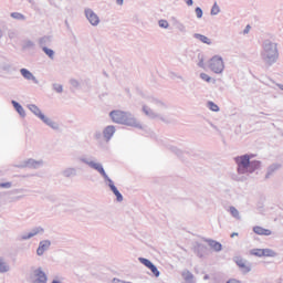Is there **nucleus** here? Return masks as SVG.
I'll return each instance as SVG.
<instances>
[{"mask_svg":"<svg viewBox=\"0 0 283 283\" xmlns=\"http://www.w3.org/2000/svg\"><path fill=\"white\" fill-rule=\"evenodd\" d=\"M43 233H45V229H43L42 227H35L29 231L31 238H35V235H43Z\"/></svg>","mask_w":283,"mask_h":283,"instance_id":"20","label":"nucleus"},{"mask_svg":"<svg viewBox=\"0 0 283 283\" xmlns=\"http://www.w3.org/2000/svg\"><path fill=\"white\" fill-rule=\"evenodd\" d=\"M103 134H104V138L106 140H111L112 139V136H114V134H116V128L114 126H107L104 130H103Z\"/></svg>","mask_w":283,"mask_h":283,"instance_id":"17","label":"nucleus"},{"mask_svg":"<svg viewBox=\"0 0 283 283\" xmlns=\"http://www.w3.org/2000/svg\"><path fill=\"white\" fill-rule=\"evenodd\" d=\"M277 87H280L283 91V85L282 84H277Z\"/></svg>","mask_w":283,"mask_h":283,"instance_id":"58","label":"nucleus"},{"mask_svg":"<svg viewBox=\"0 0 283 283\" xmlns=\"http://www.w3.org/2000/svg\"><path fill=\"white\" fill-rule=\"evenodd\" d=\"M114 196H116L117 202H123V195L120 193V191H118V192L115 193Z\"/></svg>","mask_w":283,"mask_h":283,"instance_id":"45","label":"nucleus"},{"mask_svg":"<svg viewBox=\"0 0 283 283\" xmlns=\"http://www.w3.org/2000/svg\"><path fill=\"white\" fill-rule=\"evenodd\" d=\"M200 78L206 83H211V82L216 83V80H212V77L209 76V74L207 73H200Z\"/></svg>","mask_w":283,"mask_h":283,"instance_id":"30","label":"nucleus"},{"mask_svg":"<svg viewBox=\"0 0 283 283\" xmlns=\"http://www.w3.org/2000/svg\"><path fill=\"white\" fill-rule=\"evenodd\" d=\"M219 12H220V6H218V2H214L211 8L210 14L211 17H218Z\"/></svg>","mask_w":283,"mask_h":283,"instance_id":"28","label":"nucleus"},{"mask_svg":"<svg viewBox=\"0 0 283 283\" xmlns=\"http://www.w3.org/2000/svg\"><path fill=\"white\" fill-rule=\"evenodd\" d=\"M249 30H251V27L250 25H247V28L244 29V34H249Z\"/></svg>","mask_w":283,"mask_h":283,"instance_id":"52","label":"nucleus"},{"mask_svg":"<svg viewBox=\"0 0 283 283\" xmlns=\"http://www.w3.org/2000/svg\"><path fill=\"white\" fill-rule=\"evenodd\" d=\"M8 271H10V264L3 256H0V273H8Z\"/></svg>","mask_w":283,"mask_h":283,"instance_id":"21","label":"nucleus"},{"mask_svg":"<svg viewBox=\"0 0 283 283\" xmlns=\"http://www.w3.org/2000/svg\"><path fill=\"white\" fill-rule=\"evenodd\" d=\"M42 51L44 54H46V56H49V59H51V61H54V50L49 49L48 46H43Z\"/></svg>","mask_w":283,"mask_h":283,"instance_id":"26","label":"nucleus"},{"mask_svg":"<svg viewBox=\"0 0 283 283\" xmlns=\"http://www.w3.org/2000/svg\"><path fill=\"white\" fill-rule=\"evenodd\" d=\"M234 163L237 164V176L234 179L238 182H244V180H249L251 174L260 169V161L251 160L250 155L238 156L234 158Z\"/></svg>","mask_w":283,"mask_h":283,"instance_id":"2","label":"nucleus"},{"mask_svg":"<svg viewBox=\"0 0 283 283\" xmlns=\"http://www.w3.org/2000/svg\"><path fill=\"white\" fill-rule=\"evenodd\" d=\"M80 163H83L84 165H87L91 169H94V171H97L99 176H105V168H103V164L88 158V157H80Z\"/></svg>","mask_w":283,"mask_h":283,"instance_id":"9","label":"nucleus"},{"mask_svg":"<svg viewBox=\"0 0 283 283\" xmlns=\"http://www.w3.org/2000/svg\"><path fill=\"white\" fill-rule=\"evenodd\" d=\"M235 235H238V232H233L230 238H235Z\"/></svg>","mask_w":283,"mask_h":283,"instance_id":"55","label":"nucleus"},{"mask_svg":"<svg viewBox=\"0 0 283 283\" xmlns=\"http://www.w3.org/2000/svg\"><path fill=\"white\" fill-rule=\"evenodd\" d=\"M158 25L159 28H163L164 30H168L169 29V21L161 19L158 21Z\"/></svg>","mask_w":283,"mask_h":283,"instance_id":"37","label":"nucleus"},{"mask_svg":"<svg viewBox=\"0 0 283 283\" xmlns=\"http://www.w3.org/2000/svg\"><path fill=\"white\" fill-rule=\"evenodd\" d=\"M192 36L193 39L200 41V43H205L206 45H211L213 43L210 38L200 33H195Z\"/></svg>","mask_w":283,"mask_h":283,"instance_id":"16","label":"nucleus"},{"mask_svg":"<svg viewBox=\"0 0 283 283\" xmlns=\"http://www.w3.org/2000/svg\"><path fill=\"white\" fill-rule=\"evenodd\" d=\"M50 247H52V241L50 240L40 241L39 247L36 249V255L41 258L42 255H44L45 251H50Z\"/></svg>","mask_w":283,"mask_h":283,"instance_id":"11","label":"nucleus"},{"mask_svg":"<svg viewBox=\"0 0 283 283\" xmlns=\"http://www.w3.org/2000/svg\"><path fill=\"white\" fill-rule=\"evenodd\" d=\"M203 280H209V274H206V275L203 276Z\"/></svg>","mask_w":283,"mask_h":283,"instance_id":"57","label":"nucleus"},{"mask_svg":"<svg viewBox=\"0 0 283 283\" xmlns=\"http://www.w3.org/2000/svg\"><path fill=\"white\" fill-rule=\"evenodd\" d=\"M170 151H172L177 156H182V151L176 146L170 147Z\"/></svg>","mask_w":283,"mask_h":283,"instance_id":"42","label":"nucleus"},{"mask_svg":"<svg viewBox=\"0 0 283 283\" xmlns=\"http://www.w3.org/2000/svg\"><path fill=\"white\" fill-rule=\"evenodd\" d=\"M52 283H63V282L59 279H55V280L52 281Z\"/></svg>","mask_w":283,"mask_h":283,"instance_id":"53","label":"nucleus"},{"mask_svg":"<svg viewBox=\"0 0 283 283\" xmlns=\"http://www.w3.org/2000/svg\"><path fill=\"white\" fill-rule=\"evenodd\" d=\"M62 176H64V178H73V176H76V168L64 169Z\"/></svg>","mask_w":283,"mask_h":283,"instance_id":"24","label":"nucleus"},{"mask_svg":"<svg viewBox=\"0 0 283 283\" xmlns=\"http://www.w3.org/2000/svg\"><path fill=\"white\" fill-rule=\"evenodd\" d=\"M280 167V164H272L271 166H269L265 178H271V176H273V174H275V171H277Z\"/></svg>","mask_w":283,"mask_h":283,"instance_id":"22","label":"nucleus"},{"mask_svg":"<svg viewBox=\"0 0 283 283\" xmlns=\"http://www.w3.org/2000/svg\"><path fill=\"white\" fill-rule=\"evenodd\" d=\"M261 59L265 63V65H275V63H277V59H280L277 43L271 40L263 41Z\"/></svg>","mask_w":283,"mask_h":283,"instance_id":"3","label":"nucleus"},{"mask_svg":"<svg viewBox=\"0 0 283 283\" xmlns=\"http://www.w3.org/2000/svg\"><path fill=\"white\" fill-rule=\"evenodd\" d=\"M172 25L176 28V30L178 32H180L181 34H187V25H185V23H182L180 20L172 18Z\"/></svg>","mask_w":283,"mask_h":283,"instance_id":"15","label":"nucleus"},{"mask_svg":"<svg viewBox=\"0 0 283 283\" xmlns=\"http://www.w3.org/2000/svg\"><path fill=\"white\" fill-rule=\"evenodd\" d=\"M45 161L43 159L27 158L14 165L17 169H41L44 167Z\"/></svg>","mask_w":283,"mask_h":283,"instance_id":"6","label":"nucleus"},{"mask_svg":"<svg viewBox=\"0 0 283 283\" xmlns=\"http://www.w3.org/2000/svg\"><path fill=\"white\" fill-rule=\"evenodd\" d=\"M207 107L210 108L211 112H220V107L213 102H208Z\"/></svg>","mask_w":283,"mask_h":283,"instance_id":"34","label":"nucleus"},{"mask_svg":"<svg viewBox=\"0 0 283 283\" xmlns=\"http://www.w3.org/2000/svg\"><path fill=\"white\" fill-rule=\"evenodd\" d=\"M170 151H172L177 156H182V151L176 146L170 147Z\"/></svg>","mask_w":283,"mask_h":283,"instance_id":"43","label":"nucleus"},{"mask_svg":"<svg viewBox=\"0 0 283 283\" xmlns=\"http://www.w3.org/2000/svg\"><path fill=\"white\" fill-rule=\"evenodd\" d=\"M169 111V104L158 97L148 96L146 103L142 105V112L150 118V120H161L167 123V112Z\"/></svg>","mask_w":283,"mask_h":283,"instance_id":"1","label":"nucleus"},{"mask_svg":"<svg viewBox=\"0 0 283 283\" xmlns=\"http://www.w3.org/2000/svg\"><path fill=\"white\" fill-rule=\"evenodd\" d=\"M24 48H34V42H32V41H27L25 43H24Z\"/></svg>","mask_w":283,"mask_h":283,"instance_id":"46","label":"nucleus"},{"mask_svg":"<svg viewBox=\"0 0 283 283\" xmlns=\"http://www.w3.org/2000/svg\"><path fill=\"white\" fill-rule=\"evenodd\" d=\"M0 39H3V31L0 29Z\"/></svg>","mask_w":283,"mask_h":283,"instance_id":"56","label":"nucleus"},{"mask_svg":"<svg viewBox=\"0 0 283 283\" xmlns=\"http://www.w3.org/2000/svg\"><path fill=\"white\" fill-rule=\"evenodd\" d=\"M29 277L31 283H48V274L41 266L32 268Z\"/></svg>","mask_w":283,"mask_h":283,"instance_id":"7","label":"nucleus"},{"mask_svg":"<svg viewBox=\"0 0 283 283\" xmlns=\"http://www.w3.org/2000/svg\"><path fill=\"white\" fill-rule=\"evenodd\" d=\"M111 191L115 195L118 193V188H116V186H112L111 187Z\"/></svg>","mask_w":283,"mask_h":283,"instance_id":"50","label":"nucleus"},{"mask_svg":"<svg viewBox=\"0 0 283 283\" xmlns=\"http://www.w3.org/2000/svg\"><path fill=\"white\" fill-rule=\"evenodd\" d=\"M235 263L241 269L242 273H249L251 271V264L242 258H237Z\"/></svg>","mask_w":283,"mask_h":283,"instance_id":"13","label":"nucleus"},{"mask_svg":"<svg viewBox=\"0 0 283 283\" xmlns=\"http://www.w3.org/2000/svg\"><path fill=\"white\" fill-rule=\"evenodd\" d=\"M228 211L232 216V218H234L235 220H242V217L240 216V211L237 210L235 207L230 206Z\"/></svg>","mask_w":283,"mask_h":283,"instance_id":"23","label":"nucleus"},{"mask_svg":"<svg viewBox=\"0 0 283 283\" xmlns=\"http://www.w3.org/2000/svg\"><path fill=\"white\" fill-rule=\"evenodd\" d=\"M250 255H255L256 258H263V249H252Z\"/></svg>","mask_w":283,"mask_h":283,"instance_id":"32","label":"nucleus"},{"mask_svg":"<svg viewBox=\"0 0 283 283\" xmlns=\"http://www.w3.org/2000/svg\"><path fill=\"white\" fill-rule=\"evenodd\" d=\"M148 269L151 271L155 277H160V271H158V268H156L154 264Z\"/></svg>","mask_w":283,"mask_h":283,"instance_id":"38","label":"nucleus"},{"mask_svg":"<svg viewBox=\"0 0 283 283\" xmlns=\"http://www.w3.org/2000/svg\"><path fill=\"white\" fill-rule=\"evenodd\" d=\"M112 283H125V281L120 280V279H117V277H114L112 280Z\"/></svg>","mask_w":283,"mask_h":283,"instance_id":"47","label":"nucleus"},{"mask_svg":"<svg viewBox=\"0 0 283 283\" xmlns=\"http://www.w3.org/2000/svg\"><path fill=\"white\" fill-rule=\"evenodd\" d=\"M277 255L275 251L271 249H263V258H275Z\"/></svg>","mask_w":283,"mask_h":283,"instance_id":"29","label":"nucleus"},{"mask_svg":"<svg viewBox=\"0 0 283 283\" xmlns=\"http://www.w3.org/2000/svg\"><path fill=\"white\" fill-rule=\"evenodd\" d=\"M53 90L54 92H56L57 94H63V85L61 84H53Z\"/></svg>","mask_w":283,"mask_h":283,"instance_id":"41","label":"nucleus"},{"mask_svg":"<svg viewBox=\"0 0 283 283\" xmlns=\"http://www.w3.org/2000/svg\"><path fill=\"white\" fill-rule=\"evenodd\" d=\"M116 6H125V0H115Z\"/></svg>","mask_w":283,"mask_h":283,"instance_id":"48","label":"nucleus"},{"mask_svg":"<svg viewBox=\"0 0 283 283\" xmlns=\"http://www.w3.org/2000/svg\"><path fill=\"white\" fill-rule=\"evenodd\" d=\"M0 188L1 189H11L12 188V182H10V181L2 182V184H0Z\"/></svg>","mask_w":283,"mask_h":283,"instance_id":"44","label":"nucleus"},{"mask_svg":"<svg viewBox=\"0 0 283 283\" xmlns=\"http://www.w3.org/2000/svg\"><path fill=\"white\" fill-rule=\"evenodd\" d=\"M20 74L21 76H23V78H25V81H32L35 85H39V80L36 78V76H34L32 72H30V70L21 69Z\"/></svg>","mask_w":283,"mask_h":283,"instance_id":"12","label":"nucleus"},{"mask_svg":"<svg viewBox=\"0 0 283 283\" xmlns=\"http://www.w3.org/2000/svg\"><path fill=\"white\" fill-rule=\"evenodd\" d=\"M253 231H254V233H256V235H271V233H272L271 230L264 229L260 226H255L253 228Z\"/></svg>","mask_w":283,"mask_h":283,"instance_id":"19","label":"nucleus"},{"mask_svg":"<svg viewBox=\"0 0 283 283\" xmlns=\"http://www.w3.org/2000/svg\"><path fill=\"white\" fill-rule=\"evenodd\" d=\"M181 277H182V283H196V276L189 270H184L181 272Z\"/></svg>","mask_w":283,"mask_h":283,"instance_id":"14","label":"nucleus"},{"mask_svg":"<svg viewBox=\"0 0 283 283\" xmlns=\"http://www.w3.org/2000/svg\"><path fill=\"white\" fill-rule=\"evenodd\" d=\"M195 13H196L197 19H202V15L205 14V12L202 11V8H200V7H197L195 9Z\"/></svg>","mask_w":283,"mask_h":283,"instance_id":"39","label":"nucleus"},{"mask_svg":"<svg viewBox=\"0 0 283 283\" xmlns=\"http://www.w3.org/2000/svg\"><path fill=\"white\" fill-rule=\"evenodd\" d=\"M15 112H18L19 116H21V118H25V109L23 108V106H21V104H19V102L17 101H11Z\"/></svg>","mask_w":283,"mask_h":283,"instance_id":"18","label":"nucleus"},{"mask_svg":"<svg viewBox=\"0 0 283 283\" xmlns=\"http://www.w3.org/2000/svg\"><path fill=\"white\" fill-rule=\"evenodd\" d=\"M10 17L15 19V21H25V15H23V13L12 12Z\"/></svg>","mask_w":283,"mask_h":283,"instance_id":"27","label":"nucleus"},{"mask_svg":"<svg viewBox=\"0 0 283 283\" xmlns=\"http://www.w3.org/2000/svg\"><path fill=\"white\" fill-rule=\"evenodd\" d=\"M109 116L113 123H117L118 125H127L128 127H137V129H143L140 123L136 120V117H134V115H132V113L129 112L112 111L109 113Z\"/></svg>","mask_w":283,"mask_h":283,"instance_id":"4","label":"nucleus"},{"mask_svg":"<svg viewBox=\"0 0 283 283\" xmlns=\"http://www.w3.org/2000/svg\"><path fill=\"white\" fill-rule=\"evenodd\" d=\"M185 3L189 7L193 6V0H185Z\"/></svg>","mask_w":283,"mask_h":283,"instance_id":"51","label":"nucleus"},{"mask_svg":"<svg viewBox=\"0 0 283 283\" xmlns=\"http://www.w3.org/2000/svg\"><path fill=\"white\" fill-rule=\"evenodd\" d=\"M111 191L115 195L118 193V188H116V186H112L111 187Z\"/></svg>","mask_w":283,"mask_h":283,"instance_id":"49","label":"nucleus"},{"mask_svg":"<svg viewBox=\"0 0 283 283\" xmlns=\"http://www.w3.org/2000/svg\"><path fill=\"white\" fill-rule=\"evenodd\" d=\"M70 84H71L72 87H74L75 90H78V87H81V82H78V80H75V78L70 80Z\"/></svg>","mask_w":283,"mask_h":283,"instance_id":"40","label":"nucleus"},{"mask_svg":"<svg viewBox=\"0 0 283 283\" xmlns=\"http://www.w3.org/2000/svg\"><path fill=\"white\" fill-rule=\"evenodd\" d=\"M95 138H97V139L101 138V133H96Z\"/></svg>","mask_w":283,"mask_h":283,"instance_id":"54","label":"nucleus"},{"mask_svg":"<svg viewBox=\"0 0 283 283\" xmlns=\"http://www.w3.org/2000/svg\"><path fill=\"white\" fill-rule=\"evenodd\" d=\"M84 17L93 28H97L101 24V18L91 8L84 9Z\"/></svg>","mask_w":283,"mask_h":283,"instance_id":"10","label":"nucleus"},{"mask_svg":"<svg viewBox=\"0 0 283 283\" xmlns=\"http://www.w3.org/2000/svg\"><path fill=\"white\" fill-rule=\"evenodd\" d=\"M102 178H104V181L106 182V185H108L109 189H112V187L115 186L112 178H109V176H107V172L105 175H103Z\"/></svg>","mask_w":283,"mask_h":283,"instance_id":"35","label":"nucleus"},{"mask_svg":"<svg viewBox=\"0 0 283 283\" xmlns=\"http://www.w3.org/2000/svg\"><path fill=\"white\" fill-rule=\"evenodd\" d=\"M27 240H32V235L30 234V232H24L19 235L20 242H25Z\"/></svg>","mask_w":283,"mask_h":283,"instance_id":"31","label":"nucleus"},{"mask_svg":"<svg viewBox=\"0 0 283 283\" xmlns=\"http://www.w3.org/2000/svg\"><path fill=\"white\" fill-rule=\"evenodd\" d=\"M27 108L31 112V114H33L35 118L42 120V123L46 125V127H50L54 132H59V129H61V125H59V123L54 122V119H52L48 115L43 114V111H41L40 107L35 104H28Z\"/></svg>","mask_w":283,"mask_h":283,"instance_id":"5","label":"nucleus"},{"mask_svg":"<svg viewBox=\"0 0 283 283\" xmlns=\"http://www.w3.org/2000/svg\"><path fill=\"white\" fill-rule=\"evenodd\" d=\"M209 69L214 74H222L224 72V60L220 55H214L209 61Z\"/></svg>","mask_w":283,"mask_h":283,"instance_id":"8","label":"nucleus"},{"mask_svg":"<svg viewBox=\"0 0 283 283\" xmlns=\"http://www.w3.org/2000/svg\"><path fill=\"white\" fill-rule=\"evenodd\" d=\"M138 261L140 262V264H144V266H146L147 269H150V266L154 264L151 263V261L145 258H139Z\"/></svg>","mask_w":283,"mask_h":283,"instance_id":"36","label":"nucleus"},{"mask_svg":"<svg viewBox=\"0 0 283 283\" xmlns=\"http://www.w3.org/2000/svg\"><path fill=\"white\" fill-rule=\"evenodd\" d=\"M1 70H3V72H8V74H10V72L14 71V67H12V64H10V63H3L1 65Z\"/></svg>","mask_w":283,"mask_h":283,"instance_id":"33","label":"nucleus"},{"mask_svg":"<svg viewBox=\"0 0 283 283\" xmlns=\"http://www.w3.org/2000/svg\"><path fill=\"white\" fill-rule=\"evenodd\" d=\"M209 247H211V249H213L217 252L222 251V244L220 242L210 240L209 241Z\"/></svg>","mask_w":283,"mask_h":283,"instance_id":"25","label":"nucleus"}]
</instances>
